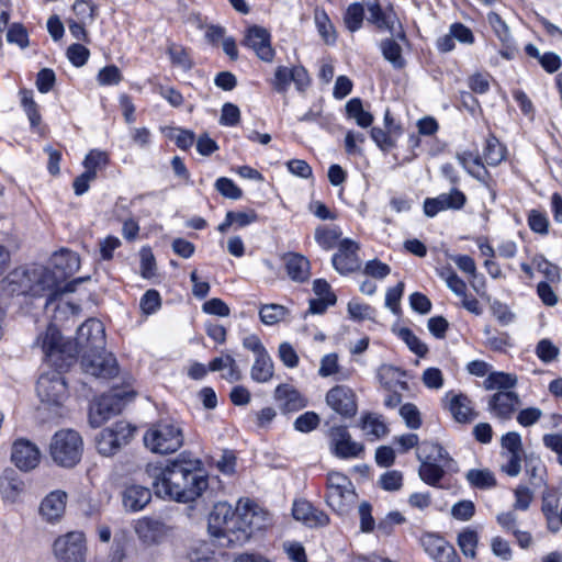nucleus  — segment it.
Returning a JSON list of instances; mask_svg holds the SVG:
<instances>
[{"instance_id":"obj_1","label":"nucleus","mask_w":562,"mask_h":562,"mask_svg":"<svg viewBox=\"0 0 562 562\" xmlns=\"http://www.w3.org/2000/svg\"><path fill=\"white\" fill-rule=\"evenodd\" d=\"M145 473L151 479L157 496L182 503L194 501L209 485L201 461L184 454L168 460L165 465L148 463Z\"/></svg>"},{"instance_id":"obj_2","label":"nucleus","mask_w":562,"mask_h":562,"mask_svg":"<svg viewBox=\"0 0 562 562\" xmlns=\"http://www.w3.org/2000/svg\"><path fill=\"white\" fill-rule=\"evenodd\" d=\"M35 344L53 366L63 367L80 352L102 350L105 346L104 326L95 318L86 321L78 328L76 345L72 346L71 342H65L58 328L50 324Z\"/></svg>"},{"instance_id":"obj_3","label":"nucleus","mask_w":562,"mask_h":562,"mask_svg":"<svg viewBox=\"0 0 562 562\" xmlns=\"http://www.w3.org/2000/svg\"><path fill=\"white\" fill-rule=\"evenodd\" d=\"M12 294L41 296L56 286V278L49 269L40 267L32 270L19 268L2 281Z\"/></svg>"},{"instance_id":"obj_4","label":"nucleus","mask_w":562,"mask_h":562,"mask_svg":"<svg viewBox=\"0 0 562 562\" xmlns=\"http://www.w3.org/2000/svg\"><path fill=\"white\" fill-rule=\"evenodd\" d=\"M83 454V439L74 429H60L54 434L49 443L52 460L61 468L76 467Z\"/></svg>"},{"instance_id":"obj_5","label":"nucleus","mask_w":562,"mask_h":562,"mask_svg":"<svg viewBox=\"0 0 562 562\" xmlns=\"http://www.w3.org/2000/svg\"><path fill=\"white\" fill-rule=\"evenodd\" d=\"M52 265L54 270H49V272L56 278V286L53 290H49V295L45 304L46 307L56 301L61 294L74 292L77 284L89 279V277L77 278L67 283L63 289L59 286V283L63 280L72 276L80 268V258L74 251L61 249L60 251L55 252L52 258Z\"/></svg>"},{"instance_id":"obj_6","label":"nucleus","mask_w":562,"mask_h":562,"mask_svg":"<svg viewBox=\"0 0 562 562\" xmlns=\"http://www.w3.org/2000/svg\"><path fill=\"white\" fill-rule=\"evenodd\" d=\"M326 487V504L338 515H348L358 499L351 480L340 472L331 471L327 474Z\"/></svg>"},{"instance_id":"obj_7","label":"nucleus","mask_w":562,"mask_h":562,"mask_svg":"<svg viewBox=\"0 0 562 562\" xmlns=\"http://www.w3.org/2000/svg\"><path fill=\"white\" fill-rule=\"evenodd\" d=\"M144 443L155 453H172L182 446L183 434L178 425L171 422H159L146 431Z\"/></svg>"},{"instance_id":"obj_8","label":"nucleus","mask_w":562,"mask_h":562,"mask_svg":"<svg viewBox=\"0 0 562 562\" xmlns=\"http://www.w3.org/2000/svg\"><path fill=\"white\" fill-rule=\"evenodd\" d=\"M135 428L127 422H116L111 427L102 429L94 439L97 451L103 457L116 454L126 446L134 435Z\"/></svg>"},{"instance_id":"obj_9","label":"nucleus","mask_w":562,"mask_h":562,"mask_svg":"<svg viewBox=\"0 0 562 562\" xmlns=\"http://www.w3.org/2000/svg\"><path fill=\"white\" fill-rule=\"evenodd\" d=\"M134 397L133 392L114 391L102 395L90 408L89 423L92 427H100L103 423L119 415L125 406L126 401Z\"/></svg>"},{"instance_id":"obj_10","label":"nucleus","mask_w":562,"mask_h":562,"mask_svg":"<svg viewBox=\"0 0 562 562\" xmlns=\"http://www.w3.org/2000/svg\"><path fill=\"white\" fill-rule=\"evenodd\" d=\"M237 507H233L225 503L220 502L213 506L209 516V530L217 538H225L227 543L234 544V535L237 531Z\"/></svg>"},{"instance_id":"obj_11","label":"nucleus","mask_w":562,"mask_h":562,"mask_svg":"<svg viewBox=\"0 0 562 562\" xmlns=\"http://www.w3.org/2000/svg\"><path fill=\"white\" fill-rule=\"evenodd\" d=\"M55 558L59 562H86L87 544L85 535L70 531L58 537L53 544Z\"/></svg>"},{"instance_id":"obj_12","label":"nucleus","mask_w":562,"mask_h":562,"mask_svg":"<svg viewBox=\"0 0 562 562\" xmlns=\"http://www.w3.org/2000/svg\"><path fill=\"white\" fill-rule=\"evenodd\" d=\"M82 370L95 378L112 379L119 373V366L115 357L104 350L81 352Z\"/></svg>"},{"instance_id":"obj_13","label":"nucleus","mask_w":562,"mask_h":562,"mask_svg":"<svg viewBox=\"0 0 562 562\" xmlns=\"http://www.w3.org/2000/svg\"><path fill=\"white\" fill-rule=\"evenodd\" d=\"M36 393L42 403L60 405L67 395V385L59 372L42 374L36 383Z\"/></svg>"},{"instance_id":"obj_14","label":"nucleus","mask_w":562,"mask_h":562,"mask_svg":"<svg viewBox=\"0 0 562 562\" xmlns=\"http://www.w3.org/2000/svg\"><path fill=\"white\" fill-rule=\"evenodd\" d=\"M327 405L342 417L349 418L357 414L356 394L346 385H336L326 394Z\"/></svg>"},{"instance_id":"obj_15","label":"nucleus","mask_w":562,"mask_h":562,"mask_svg":"<svg viewBox=\"0 0 562 562\" xmlns=\"http://www.w3.org/2000/svg\"><path fill=\"white\" fill-rule=\"evenodd\" d=\"M171 531L172 527L159 518L145 517L135 525V532L139 540L148 546L161 543Z\"/></svg>"},{"instance_id":"obj_16","label":"nucleus","mask_w":562,"mask_h":562,"mask_svg":"<svg viewBox=\"0 0 562 562\" xmlns=\"http://www.w3.org/2000/svg\"><path fill=\"white\" fill-rule=\"evenodd\" d=\"M330 445L336 457L349 459L360 456L364 447L351 439L345 426L333 427L329 431Z\"/></svg>"},{"instance_id":"obj_17","label":"nucleus","mask_w":562,"mask_h":562,"mask_svg":"<svg viewBox=\"0 0 562 562\" xmlns=\"http://www.w3.org/2000/svg\"><path fill=\"white\" fill-rule=\"evenodd\" d=\"M359 244L349 238L340 240L338 251L333 257V266L340 274H348L360 268L357 251Z\"/></svg>"},{"instance_id":"obj_18","label":"nucleus","mask_w":562,"mask_h":562,"mask_svg":"<svg viewBox=\"0 0 562 562\" xmlns=\"http://www.w3.org/2000/svg\"><path fill=\"white\" fill-rule=\"evenodd\" d=\"M519 406V395L514 391H498L487 402L490 413L501 420L510 419Z\"/></svg>"},{"instance_id":"obj_19","label":"nucleus","mask_w":562,"mask_h":562,"mask_svg":"<svg viewBox=\"0 0 562 562\" xmlns=\"http://www.w3.org/2000/svg\"><path fill=\"white\" fill-rule=\"evenodd\" d=\"M243 44L255 50L256 55L263 61H271L274 50L271 47L270 34L267 29L252 25L245 35Z\"/></svg>"},{"instance_id":"obj_20","label":"nucleus","mask_w":562,"mask_h":562,"mask_svg":"<svg viewBox=\"0 0 562 562\" xmlns=\"http://www.w3.org/2000/svg\"><path fill=\"white\" fill-rule=\"evenodd\" d=\"M41 451L29 440H16L12 447L11 460L22 471H30L40 463Z\"/></svg>"},{"instance_id":"obj_21","label":"nucleus","mask_w":562,"mask_h":562,"mask_svg":"<svg viewBox=\"0 0 562 562\" xmlns=\"http://www.w3.org/2000/svg\"><path fill=\"white\" fill-rule=\"evenodd\" d=\"M254 504L249 501H239L237 504V531L234 535V544L243 546L252 537Z\"/></svg>"},{"instance_id":"obj_22","label":"nucleus","mask_w":562,"mask_h":562,"mask_svg":"<svg viewBox=\"0 0 562 562\" xmlns=\"http://www.w3.org/2000/svg\"><path fill=\"white\" fill-rule=\"evenodd\" d=\"M274 400L283 413L296 412L307 405L305 397L290 384H280L274 391Z\"/></svg>"},{"instance_id":"obj_23","label":"nucleus","mask_w":562,"mask_h":562,"mask_svg":"<svg viewBox=\"0 0 562 562\" xmlns=\"http://www.w3.org/2000/svg\"><path fill=\"white\" fill-rule=\"evenodd\" d=\"M420 542L424 550L437 562H449L457 555L454 548L437 535L426 533L422 537Z\"/></svg>"},{"instance_id":"obj_24","label":"nucleus","mask_w":562,"mask_h":562,"mask_svg":"<svg viewBox=\"0 0 562 562\" xmlns=\"http://www.w3.org/2000/svg\"><path fill=\"white\" fill-rule=\"evenodd\" d=\"M67 494L63 491L49 493L41 503L40 514L47 521L59 519L65 513Z\"/></svg>"},{"instance_id":"obj_25","label":"nucleus","mask_w":562,"mask_h":562,"mask_svg":"<svg viewBox=\"0 0 562 562\" xmlns=\"http://www.w3.org/2000/svg\"><path fill=\"white\" fill-rule=\"evenodd\" d=\"M150 499V490L142 485L133 484L126 486L122 493L123 506L130 512H138L143 509Z\"/></svg>"},{"instance_id":"obj_26","label":"nucleus","mask_w":562,"mask_h":562,"mask_svg":"<svg viewBox=\"0 0 562 562\" xmlns=\"http://www.w3.org/2000/svg\"><path fill=\"white\" fill-rule=\"evenodd\" d=\"M288 276L294 282H305L311 276V265L306 257L296 252H290L283 257Z\"/></svg>"},{"instance_id":"obj_27","label":"nucleus","mask_w":562,"mask_h":562,"mask_svg":"<svg viewBox=\"0 0 562 562\" xmlns=\"http://www.w3.org/2000/svg\"><path fill=\"white\" fill-rule=\"evenodd\" d=\"M417 459L425 462L443 463L447 469H450L453 463V459L449 457L447 450L434 442H423L417 452Z\"/></svg>"},{"instance_id":"obj_28","label":"nucleus","mask_w":562,"mask_h":562,"mask_svg":"<svg viewBox=\"0 0 562 562\" xmlns=\"http://www.w3.org/2000/svg\"><path fill=\"white\" fill-rule=\"evenodd\" d=\"M405 38L404 32L400 31L395 34V38H387L381 42L383 57L396 69H402L405 66L402 47L397 42V40L405 41Z\"/></svg>"},{"instance_id":"obj_29","label":"nucleus","mask_w":562,"mask_h":562,"mask_svg":"<svg viewBox=\"0 0 562 562\" xmlns=\"http://www.w3.org/2000/svg\"><path fill=\"white\" fill-rule=\"evenodd\" d=\"M367 11L369 12L368 22L374 24L380 30H390L394 33V13L384 12L376 0L366 2Z\"/></svg>"},{"instance_id":"obj_30","label":"nucleus","mask_w":562,"mask_h":562,"mask_svg":"<svg viewBox=\"0 0 562 562\" xmlns=\"http://www.w3.org/2000/svg\"><path fill=\"white\" fill-rule=\"evenodd\" d=\"M448 408L458 423H469L476 416L471 406V401L464 394L453 395Z\"/></svg>"},{"instance_id":"obj_31","label":"nucleus","mask_w":562,"mask_h":562,"mask_svg":"<svg viewBox=\"0 0 562 562\" xmlns=\"http://www.w3.org/2000/svg\"><path fill=\"white\" fill-rule=\"evenodd\" d=\"M274 366L269 353L255 357L250 369V376L255 382L266 383L273 376Z\"/></svg>"},{"instance_id":"obj_32","label":"nucleus","mask_w":562,"mask_h":562,"mask_svg":"<svg viewBox=\"0 0 562 562\" xmlns=\"http://www.w3.org/2000/svg\"><path fill=\"white\" fill-rule=\"evenodd\" d=\"M518 379L515 374L505 372H492L484 380L486 390L510 391L517 385Z\"/></svg>"},{"instance_id":"obj_33","label":"nucleus","mask_w":562,"mask_h":562,"mask_svg":"<svg viewBox=\"0 0 562 562\" xmlns=\"http://www.w3.org/2000/svg\"><path fill=\"white\" fill-rule=\"evenodd\" d=\"M289 315V310L281 305L276 303L270 304H262L259 308V317L260 321L265 325H276L286 318Z\"/></svg>"},{"instance_id":"obj_34","label":"nucleus","mask_w":562,"mask_h":562,"mask_svg":"<svg viewBox=\"0 0 562 562\" xmlns=\"http://www.w3.org/2000/svg\"><path fill=\"white\" fill-rule=\"evenodd\" d=\"M465 477L473 487L480 490L492 488L497 484L494 473L488 469H471Z\"/></svg>"},{"instance_id":"obj_35","label":"nucleus","mask_w":562,"mask_h":562,"mask_svg":"<svg viewBox=\"0 0 562 562\" xmlns=\"http://www.w3.org/2000/svg\"><path fill=\"white\" fill-rule=\"evenodd\" d=\"M445 468L443 463L420 461L418 474L425 483L435 486L442 479Z\"/></svg>"},{"instance_id":"obj_36","label":"nucleus","mask_w":562,"mask_h":562,"mask_svg":"<svg viewBox=\"0 0 562 562\" xmlns=\"http://www.w3.org/2000/svg\"><path fill=\"white\" fill-rule=\"evenodd\" d=\"M363 18H364V4L355 2L347 8L345 16H344V22H345L346 27L350 32H356L361 27Z\"/></svg>"},{"instance_id":"obj_37","label":"nucleus","mask_w":562,"mask_h":562,"mask_svg":"<svg viewBox=\"0 0 562 562\" xmlns=\"http://www.w3.org/2000/svg\"><path fill=\"white\" fill-rule=\"evenodd\" d=\"M314 19L317 31L325 43L334 44L336 42V32L325 11H316Z\"/></svg>"},{"instance_id":"obj_38","label":"nucleus","mask_w":562,"mask_h":562,"mask_svg":"<svg viewBox=\"0 0 562 562\" xmlns=\"http://www.w3.org/2000/svg\"><path fill=\"white\" fill-rule=\"evenodd\" d=\"M109 164V155L99 149H92L83 159V167L86 172H92L97 178V171L104 168Z\"/></svg>"},{"instance_id":"obj_39","label":"nucleus","mask_w":562,"mask_h":562,"mask_svg":"<svg viewBox=\"0 0 562 562\" xmlns=\"http://www.w3.org/2000/svg\"><path fill=\"white\" fill-rule=\"evenodd\" d=\"M477 541V532L471 529H465L458 536V546L465 557L475 558Z\"/></svg>"},{"instance_id":"obj_40","label":"nucleus","mask_w":562,"mask_h":562,"mask_svg":"<svg viewBox=\"0 0 562 562\" xmlns=\"http://www.w3.org/2000/svg\"><path fill=\"white\" fill-rule=\"evenodd\" d=\"M340 236L337 227H318L315 231V239L324 249L334 248Z\"/></svg>"},{"instance_id":"obj_41","label":"nucleus","mask_w":562,"mask_h":562,"mask_svg":"<svg viewBox=\"0 0 562 562\" xmlns=\"http://www.w3.org/2000/svg\"><path fill=\"white\" fill-rule=\"evenodd\" d=\"M361 428L368 436H372L373 439H378L387 432L385 424L373 414H367L363 416L361 420Z\"/></svg>"},{"instance_id":"obj_42","label":"nucleus","mask_w":562,"mask_h":562,"mask_svg":"<svg viewBox=\"0 0 562 562\" xmlns=\"http://www.w3.org/2000/svg\"><path fill=\"white\" fill-rule=\"evenodd\" d=\"M398 336L406 342L408 348L419 357H425L428 352L427 346L409 329L401 328Z\"/></svg>"},{"instance_id":"obj_43","label":"nucleus","mask_w":562,"mask_h":562,"mask_svg":"<svg viewBox=\"0 0 562 562\" xmlns=\"http://www.w3.org/2000/svg\"><path fill=\"white\" fill-rule=\"evenodd\" d=\"M533 263L538 271L546 277L547 282H560L561 276L558 266L548 261L543 256H536Z\"/></svg>"},{"instance_id":"obj_44","label":"nucleus","mask_w":562,"mask_h":562,"mask_svg":"<svg viewBox=\"0 0 562 562\" xmlns=\"http://www.w3.org/2000/svg\"><path fill=\"white\" fill-rule=\"evenodd\" d=\"M21 102L26 112L30 123L33 127L37 126L41 123V115L37 112V105L33 100L32 91L21 90Z\"/></svg>"},{"instance_id":"obj_45","label":"nucleus","mask_w":562,"mask_h":562,"mask_svg":"<svg viewBox=\"0 0 562 562\" xmlns=\"http://www.w3.org/2000/svg\"><path fill=\"white\" fill-rule=\"evenodd\" d=\"M168 55L170 56L172 65L180 67L183 70H190L193 66L188 52L175 44L170 45L168 48Z\"/></svg>"},{"instance_id":"obj_46","label":"nucleus","mask_w":562,"mask_h":562,"mask_svg":"<svg viewBox=\"0 0 562 562\" xmlns=\"http://www.w3.org/2000/svg\"><path fill=\"white\" fill-rule=\"evenodd\" d=\"M405 522V517L400 512H391L376 525V530L382 536H390L395 525Z\"/></svg>"},{"instance_id":"obj_47","label":"nucleus","mask_w":562,"mask_h":562,"mask_svg":"<svg viewBox=\"0 0 562 562\" xmlns=\"http://www.w3.org/2000/svg\"><path fill=\"white\" fill-rule=\"evenodd\" d=\"M487 21L493 27L496 36L503 43H508L510 41V32L506 22L501 18L496 12H490L487 14Z\"/></svg>"},{"instance_id":"obj_48","label":"nucleus","mask_w":562,"mask_h":562,"mask_svg":"<svg viewBox=\"0 0 562 562\" xmlns=\"http://www.w3.org/2000/svg\"><path fill=\"white\" fill-rule=\"evenodd\" d=\"M229 221L235 228L246 227L258 220V215L254 210L248 211H228Z\"/></svg>"},{"instance_id":"obj_49","label":"nucleus","mask_w":562,"mask_h":562,"mask_svg":"<svg viewBox=\"0 0 562 562\" xmlns=\"http://www.w3.org/2000/svg\"><path fill=\"white\" fill-rule=\"evenodd\" d=\"M360 518V530L362 532H372L375 528V520L372 516V506L368 502H362L358 508Z\"/></svg>"},{"instance_id":"obj_50","label":"nucleus","mask_w":562,"mask_h":562,"mask_svg":"<svg viewBox=\"0 0 562 562\" xmlns=\"http://www.w3.org/2000/svg\"><path fill=\"white\" fill-rule=\"evenodd\" d=\"M216 190L225 198L238 200L243 191L228 178L222 177L215 182Z\"/></svg>"},{"instance_id":"obj_51","label":"nucleus","mask_w":562,"mask_h":562,"mask_svg":"<svg viewBox=\"0 0 562 562\" xmlns=\"http://www.w3.org/2000/svg\"><path fill=\"white\" fill-rule=\"evenodd\" d=\"M319 425V416L314 412L300 415L294 422V428L301 432H308Z\"/></svg>"},{"instance_id":"obj_52","label":"nucleus","mask_w":562,"mask_h":562,"mask_svg":"<svg viewBox=\"0 0 562 562\" xmlns=\"http://www.w3.org/2000/svg\"><path fill=\"white\" fill-rule=\"evenodd\" d=\"M536 353L543 362H551L559 356V348L551 340L541 339L537 344Z\"/></svg>"},{"instance_id":"obj_53","label":"nucleus","mask_w":562,"mask_h":562,"mask_svg":"<svg viewBox=\"0 0 562 562\" xmlns=\"http://www.w3.org/2000/svg\"><path fill=\"white\" fill-rule=\"evenodd\" d=\"M292 82V68L279 66L274 72L273 87L278 92L284 93Z\"/></svg>"},{"instance_id":"obj_54","label":"nucleus","mask_w":562,"mask_h":562,"mask_svg":"<svg viewBox=\"0 0 562 562\" xmlns=\"http://www.w3.org/2000/svg\"><path fill=\"white\" fill-rule=\"evenodd\" d=\"M89 55V49L81 44H72L67 49V57L76 67L83 66L87 63Z\"/></svg>"},{"instance_id":"obj_55","label":"nucleus","mask_w":562,"mask_h":562,"mask_svg":"<svg viewBox=\"0 0 562 562\" xmlns=\"http://www.w3.org/2000/svg\"><path fill=\"white\" fill-rule=\"evenodd\" d=\"M400 414L406 423V426L411 429H417L420 427L422 420L419 412L414 404L406 403L400 408Z\"/></svg>"},{"instance_id":"obj_56","label":"nucleus","mask_w":562,"mask_h":562,"mask_svg":"<svg viewBox=\"0 0 562 562\" xmlns=\"http://www.w3.org/2000/svg\"><path fill=\"white\" fill-rule=\"evenodd\" d=\"M278 355L283 364L288 368H295L299 364V356L290 342H281Z\"/></svg>"},{"instance_id":"obj_57","label":"nucleus","mask_w":562,"mask_h":562,"mask_svg":"<svg viewBox=\"0 0 562 562\" xmlns=\"http://www.w3.org/2000/svg\"><path fill=\"white\" fill-rule=\"evenodd\" d=\"M380 486L385 491H397L403 484V475L398 471H387L380 477Z\"/></svg>"},{"instance_id":"obj_58","label":"nucleus","mask_w":562,"mask_h":562,"mask_svg":"<svg viewBox=\"0 0 562 562\" xmlns=\"http://www.w3.org/2000/svg\"><path fill=\"white\" fill-rule=\"evenodd\" d=\"M491 549L493 554L502 559L503 561H509L513 557V551L509 542L498 536L492 538Z\"/></svg>"},{"instance_id":"obj_59","label":"nucleus","mask_w":562,"mask_h":562,"mask_svg":"<svg viewBox=\"0 0 562 562\" xmlns=\"http://www.w3.org/2000/svg\"><path fill=\"white\" fill-rule=\"evenodd\" d=\"M121 80L122 74L114 65L105 66L98 74V81L102 86L117 85Z\"/></svg>"},{"instance_id":"obj_60","label":"nucleus","mask_w":562,"mask_h":562,"mask_svg":"<svg viewBox=\"0 0 562 562\" xmlns=\"http://www.w3.org/2000/svg\"><path fill=\"white\" fill-rule=\"evenodd\" d=\"M475 506L471 501H460L451 508V515L459 520L467 521L473 517Z\"/></svg>"},{"instance_id":"obj_61","label":"nucleus","mask_w":562,"mask_h":562,"mask_svg":"<svg viewBox=\"0 0 562 562\" xmlns=\"http://www.w3.org/2000/svg\"><path fill=\"white\" fill-rule=\"evenodd\" d=\"M528 224H529V227L531 228V231H533L535 233L542 234V235L548 233V227H549L548 217L543 213H541L537 210L530 211L529 216H528Z\"/></svg>"},{"instance_id":"obj_62","label":"nucleus","mask_w":562,"mask_h":562,"mask_svg":"<svg viewBox=\"0 0 562 562\" xmlns=\"http://www.w3.org/2000/svg\"><path fill=\"white\" fill-rule=\"evenodd\" d=\"M72 10L80 21H92L95 13V5L91 0H76L72 5Z\"/></svg>"},{"instance_id":"obj_63","label":"nucleus","mask_w":562,"mask_h":562,"mask_svg":"<svg viewBox=\"0 0 562 562\" xmlns=\"http://www.w3.org/2000/svg\"><path fill=\"white\" fill-rule=\"evenodd\" d=\"M484 158L488 165H497L503 159L498 140L493 136L486 139Z\"/></svg>"},{"instance_id":"obj_64","label":"nucleus","mask_w":562,"mask_h":562,"mask_svg":"<svg viewBox=\"0 0 562 562\" xmlns=\"http://www.w3.org/2000/svg\"><path fill=\"white\" fill-rule=\"evenodd\" d=\"M502 447L506 450L504 453L521 454L522 445L520 435L515 431L507 432L502 438Z\"/></svg>"}]
</instances>
